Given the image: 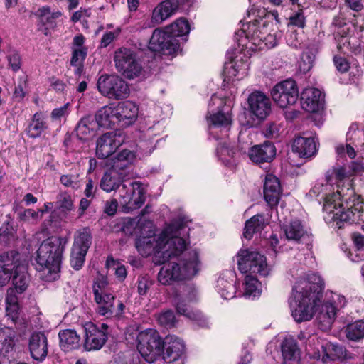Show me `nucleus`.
Masks as SVG:
<instances>
[{
	"label": "nucleus",
	"mask_w": 364,
	"mask_h": 364,
	"mask_svg": "<svg viewBox=\"0 0 364 364\" xmlns=\"http://www.w3.org/2000/svg\"><path fill=\"white\" fill-rule=\"evenodd\" d=\"M324 289L323 279L312 274L307 278H300L292 288L290 306L291 315L296 322L310 321L318 311L316 321L323 331L331 328L337 312L346 304V298L334 292H327L321 305Z\"/></svg>",
	"instance_id": "obj_1"
},
{
	"label": "nucleus",
	"mask_w": 364,
	"mask_h": 364,
	"mask_svg": "<svg viewBox=\"0 0 364 364\" xmlns=\"http://www.w3.org/2000/svg\"><path fill=\"white\" fill-rule=\"evenodd\" d=\"M141 235L136 239L135 247L139 253L146 257L154 255V262L166 263L172 257L180 255L186 247V240L178 236H170L168 230L172 226L160 234H156L153 222H141Z\"/></svg>",
	"instance_id": "obj_2"
},
{
	"label": "nucleus",
	"mask_w": 364,
	"mask_h": 364,
	"mask_svg": "<svg viewBox=\"0 0 364 364\" xmlns=\"http://www.w3.org/2000/svg\"><path fill=\"white\" fill-rule=\"evenodd\" d=\"M68 242L67 237H50L41 244L37 251V269L47 272L50 279H55L60 272L63 253Z\"/></svg>",
	"instance_id": "obj_3"
},
{
	"label": "nucleus",
	"mask_w": 364,
	"mask_h": 364,
	"mask_svg": "<svg viewBox=\"0 0 364 364\" xmlns=\"http://www.w3.org/2000/svg\"><path fill=\"white\" fill-rule=\"evenodd\" d=\"M178 262L170 261L161 268L158 274L159 282L170 284L172 282L191 279L200 270V262L196 250L184 254Z\"/></svg>",
	"instance_id": "obj_4"
},
{
	"label": "nucleus",
	"mask_w": 364,
	"mask_h": 364,
	"mask_svg": "<svg viewBox=\"0 0 364 364\" xmlns=\"http://www.w3.org/2000/svg\"><path fill=\"white\" fill-rule=\"evenodd\" d=\"M227 100L213 95L208 105L207 117L209 132L216 139L228 135L232 124L231 107L226 105Z\"/></svg>",
	"instance_id": "obj_5"
},
{
	"label": "nucleus",
	"mask_w": 364,
	"mask_h": 364,
	"mask_svg": "<svg viewBox=\"0 0 364 364\" xmlns=\"http://www.w3.org/2000/svg\"><path fill=\"white\" fill-rule=\"evenodd\" d=\"M92 291L98 314L106 318L119 317L122 315L124 309V304L118 300L117 305H114L115 296L102 277H99L94 280Z\"/></svg>",
	"instance_id": "obj_6"
},
{
	"label": "nucleus",
	"mask_w": 364,
	"mask_h": 364,
	"mask_svg": "<svg viewBox=\"0 0 364 364\" xmlns=\"http://www.w3.org/2000/svg\"><path fill=\"white\" fill-rule=\"evenodd\" d=\"M259 24L257 19L243 24L242 28L235 33V38L239 46L249 49L261 50L263 49V44L271 48L277 45L276 39L272 35H268L263 40Z\"/></svg>",
	"instance_id": "obj_7"
},
{
	"label": "nucleus",
	"mask_w": 364,
	"mask_h": 364,
	"mask_svg": "<svg viewBox=\"0 0 364 364\" xmlns=\"http://www.w3.org/2000/svg\"><path fill=\"white\" fill-rule=\"evenodd\" d=\"M114 62L117 71L129 80L139 77L143 71L136 52L130 48L117 49L114 53Z\"/></svg>",
	"instance_id": "obj_8"
},
{
	"label": "nucleus",
	"mask_w": 364,
	"mask_h": 364,
	"mask_svg": "<svg viewBox=\"0 0 364 364\" xmlns=\"http://www.w3.org/2000/svg\"><path fill=\"white\" fill-rule=\"evenodd\" d=\"M340 185H337L338 189L333 192L332 195L326 196L323 203V210L328 214H332V218L339 223L354 222L355 215L359 213L358 208L350 207L345 209L341 203V194L343 189L339 190Z\"/></svg>",
	"instance_id": "obj_9"
},
{
	"label": "nucleus",
	"mask_w": 364,
	"mask_h": 364,
	"mask_svg": "<svg viewBox=\"0 0 364 364\" xmlns=\"http://www.w3.org/2000/svg\"><path fill=\"white\" fill-rule=\"evenodd\" d=\"M137 341L138 351L148 363H153L161 355L164 341L157 331L149 329L140 332Z\"/></svg>",
	"instance_id": "obj_10"
},
{
	"label": "nucleus",
	"mask_w": 364,
	"mask_h": 364,
	"mask_svg": "<svg viewBox=\"0 0 364 364\" xmlns=\"http://www.w3.org/2000/svg\"><path fill=\"white\" fill-rule=\"evenodd\" d=\"M238 269L242 273L257 274L267 277L270 271L264 255L257 251L240 250L237 255Z\"/></svg>",
	"instance_id": "obj_11"
},
{
	"label": "nucleus",
	"mask_w": 364,
	"mask_h": 364,
	"mask_svg": "<svg viewBox=\"0 0 364 364\" xmlns=\"http://www.w3.org/2000/svg\"><path fill=\"white\" fill-rule=\"evenodd\" d=\"M99 92L104 96L114 100L127 98L129 95L128 84L117 75H102L97 83Z\"/></svg>",
	"instance_id": "obj_12"
},
{
	"label": "nucleus",
	"mask_w": 364,
	"mask_h": 364,
	"mask_svg": "<svg viewBox=\"0 0 364 364\" xmlns=\"http://www.w3.org/2000/svg\"><path fill=\"white\" fill-rule=\"evenodd\" d=\"M127 178L119 191L121 203L129 209L139 208L146 200V190L144 184L139 181H130Z\"/></svg>",
	"instance_id": "obj_13"
},
{
	"label": "nucleus",
	"mask_w": 364,
	"mask_h": 364,
	"mask_svg": "<svg viewBox=\"0 0 364 364\" xmlns=\"http://www.w3.org/2000/svg\"><path fill=\"white\" fill-rule=\"evenodd\" d=\"M273 100L282 108L294 105L299 98L296 83L291 79L277 83L272 90Z\"/></svg>",
	"instance_id": "obj_14"
},
{
	"label": "nucleus",
	"mask_w": 364,
	"mask_h": 364,
	"mask_svg": "<svg viewBox=\"0 0 364 364\" xmlns=\"http://www.w3.org/2000/svg\"><path fill=\"white\" fill-rule=\"evenodd\" d=\"M149 48L154 52L173 54L180 48L178 41L164 30L156 28L154 31L149 43Z\"/></svg>",
	"instance_id": "obj_15"
},
{
	"label": "nucleus",
	"mask_w": 364,
	"mask_h": 364,
	"mask_svg": "<svg viewBox=\"0 0 364 364\" xmlns=\"http://www.w3.org/2000/svg\"><path fill=\"white\" fill-rule=\"evenodd\" d=\"M108 326L103 323L101 328H99L92 323H87L85 325V348L87 350H100L107 340L106 332Z\"/></svg>",
	"instance_id": "obj_16"
},
{
	"label": "nucleus",
	"mask_w": 364,
	"mask_h": 364,
	"mask_svg": "<svg viewBox=\"0 0 364 364\" xmlns=\"http://www.w3.org/2000/svg\"><path fill=\"white\" fill-rule=\"evenodd\" d=\"M124 141L120 134L109 132L102 134L97 141L96 155L99 159L110 156Z\"/></svg>",
	"instance_id": "obj_17"
},
{
	"label": "nucleus",
	"mask_w": 364,
	"mask_h": 364,
	"mask_svg": "<svg viewBox=\"0 0 364 364\" xmlns=\"http://www.w3.org/2000/svg\"><path fill=\"white\" fill-rule=\"evenodd\" d=\"M248 109L259 120H264L271 112V102L264 93L253 92L248 97Z\"/></svg>",
	"instance_id": "obj_18"
},
{
	"label": "nucleus",
	"mask_w": 364,
	"mask_h": 364,
	"mask_svg": "<svg viewBox=\"0 0 364 364\" xmlns=\"http://www.w3.org/2000/svg\"><path fill=\"white\" fill-rule=\"evenodd\" d=\"M247 150H249L248 155L250 160L258 164L272 161L276 155L275 146L269 141H265L262 145L255 146L252 148L249 147V144H247L245 147H240V151L242 154L246 153Z\"/></svg>",
	"instance_id": "obj_19"
},
{
	"label": "nucleus",
	"mask_w": 364,
	"mask_h": 364,
	"mask_svg": "<svg viewBox=\"0 0 364 364\" xmlns=\"http://www.w3.org/2000/svg\"><path fill=\"white\" fill-rule=\"evenodd\" d=\"M179 6L178 0H164L153 10L151 20L144 23V28L154 27L171 16Z\"/></svg>",
	"instance_id": "obj_20"
},
{
	"label": "nucleus",
	"mask_w": 364,
	"mask_h": 364,
	"mask_svg": "<svg viewBox=\"0 0 364 364\" xmlns=\"http://www.w3.org/2000/svg\"><path fill=\"white\" fill-rule=\"evenodd\" d=\"M134 159L135 155L132 151L124 149L111 159L109 168L119 173L122 177L132 178L133 177L132 164Z\"/></svg>",
	"instance_id": "obj_21"
},
{
	"label": "nucleus",
	"mask_w": 364,
	"mask_h": 364,
	"mask_svg": "<svg viewBox=\"0 0 364 364\" xmlns=\"http://www.w3.org/2000/svg\"><path fill=\"white\" fill-rule=\"evenodd\" d=\"M19 257L20 253L15 250L0 255V286H4L10 281Z\"/></svg>",
	"instance_id": "obj_22"
},
{
	"label": "nucleus",
	"mask_w": 364,
	"mask_h": 364,
	"mask_svg": "<svg viewBox=\"0 0 364 364\" xmlns=\"http://www.w3.org/2000/svg\"><path fill=\"white\" fill-rule=\"evenodd\" d=\"M301 102L306 112H316L323 107L324 95L318 89L308 87L301 92Z\"/></svg>",
	"instance_id": "obj_23"
},
{
	"label": "nucleus",
	"mask_w": 364,
	"mask_h": 364,
	"mask_svg": "<svg viewBox=\"0 0 364 364\" xmlns=\"http://www.w3.org/2000/svg\"><path fill=\"white\" fill-rule=\"evenodd\" d=\"M163 359L171 363L178 360L184 353L185 345L183 341L176 336H166L164 343Z\"/></svg>",
	"instance_id": "obj_24"
},
{
	"label": "nucleus",
	"mask_w": 364,
	"mask_h": 364,
	"mask_svg": "<svg viewBox=\"0 0 364 364\" xmlns=\"http://www.w3.org/2000/svg\"><path fill=\"white\" fill-rule=\"evenodd\" d=\"M31 356L36 360L43 361L48 355V339L41 332L33 333L28 341Z\"/></svg>",
	"instance_id": "obj_25"
},
{
	"label": "nucleus",
	"mask_w": 364,
	"mask_h": 364,
	"mask_svg": "<svg viewBox=\"0 0 364 364\" xmlns=\"http://www.w3.org/2000/svg\"><path fill=\"white\" fill-rule=\"evenodd\" d=\"M284 235L287 240L302 242L307 240L310 234L301 220L295 219L282 227Z\"/></svg>",
	"instance_id": "obj_26"
},
{
	"label": "nucleus",
	"mask_w": 364,
	"mask_h": 364,
	"mask_svg": "<svg viewBox=\"0 0 364 364\" xmlns=\"http://www.w3.org/2000/svg\"><path fill=\"white\" fill-rule=\"evenodd\" d=\"M282 193L280 182L275 176L267 174L263 186L264 198L271 207L278 204Z\"/></svg>",
	"instance_id": "obj_27"
},
{
	"label": "nucleus",
	"mask_w": 364,
	"mask_h": 364,
	"mask_svg": "<svg viewBox=\"0 0 364 364\" xmlns=\"http://www.w3.org/2000/svg\"><path fill=\"white\" fill-rule=\"evenodd\" d=\"M116 120L123 122L125 125L134 123L138 116L139 109L131 101L119 102L114 106Z\"/></svg>",
	"instance_id": "obj_28"
},
{
	"label": "nucleus",
	"mask_w": 364,
	"mask_h": 364,
	"mask_svg": "<svg viewBox=\"0 0 364 364\" xmlns=\"http://www.w3.org/2000/svg\"><path fill=\"white\" fill-rule=\"evenodd\" d=\"M18 341L17 333L11 328H0V354L4 357L12 356Z\"/></svg>",
	"instance_id": "obj_29"
},
{
	"label": "nucleus",
	"mask_w": 364,
	"mask_h": 364,
	"mask_svg": "<svg viewBox=\"0 0 364 364\" xmlns=\"http://www.w3.org/2000/svg\"><path fill=\"white\" fill-rule=\"evenodd\" d=\"M293 152L297 153L301 158L309 159L314 156L317 148L314 138L297 136L292 144Z\"/></svg>",
	"instance_id": "obj_30"
},
{
	"label": "nucleus",
	"mask_w": 364,
	"mask_h": 364,
	"mask_svg": "<svg viewBox=\"0 0 364 364\" xmlns=\"http://www.w3.org/2000/svg\"><path fill=\"white\" fill-rule=\"evenodd\" d=\"M12 281L17 292H23L28 284L29 277L27 273V267L21 260V257L18 258V263L13 272Z\"/></svg>",
	"instance_id": "obj_31"
},
{
	"label": "nucleus",
	"mask_w": 364,
	"mask_h": 364,
	"mask_svg": "<svg viewBox=\"0 0 364 364\" xmlns=\"http://www.w3.org/2000/svg\"><path fill=\"white\" fill-rule=\"evenodd\" d=\"M174 304L178 314L183 315L191 320L198 321L199 325L203 327L206 326V321L203 319L202 314L198 311L190 309L183 298L176 296L174 298Z\"/></svg>",
	"instance_id": "obj_32"
},
{
	"label": "nucleus",
	"mask_w": 364,
	"mask_h": 364,
	"mask_svg": "<svg viewBox=\"0 0 364 364\" xmlns=\"http://www.w3.org/2000/svg\"><path fill=\"white\" fill-rule=\"evenodd\" d=\"M126 179V177H122L119 173L109 168L103 175L100 186L102 190L109 193L119 188Z\"/></svg>",
	"instance_id": "obj_33"
},
{
	"label": "nucleus",
	"mask_w": 364,
	"mask_h": 364,
	"mask_svg": "<svg viewBox=\"0 0 364 364\" xmlns=\"http://www.w3.org/2000/svg\"><path fill=\"white\" fill-rule=\"evenodd\" d=\"M60 346L64 351H70L78 348L80 346V336L75 330L65 329L58 333Z\"/></svg>",
	"instance_id": "obj_34"
},
{
	"label": "nucleus",
	"mask_w": 364,
	"mask_h": 364,
	"mask_svg": "<svg viewBox=\"0 0 364 364\" xmlns=\"http://www.w3.org/2000/svg\"><path fill=\"white\" fill-rule=\"evenodd\" d=\"M97 124L92 116H86L82 118L77 123L75 132L80 140H87L95 134Z\"/></svg>",
	"instance_id": "obj_35"
},
{
	"label": "nucleus",
	"mask_w": 364,
	"mask_h": 364,
	"mask_svg": "<svg viewBox=\"0 0 364 364\" xmlns=\"http://www.w3.org/2000/svg\"><path fill=\"white\" fill-rule=\"evenodd\" d=\"M95 121L100 127L110 128L116 122L114 107L105 106L99 109L95 115Z\"/></svg>",
	"instance_id": "obj_36"
},
{
	"label": "nucleus",
	"mask_w": 364,
	"mask_h": 364,
	"mask_svg": "<svg viewBox=\"0 0 364 364\" xmlns=\"http://www.w3.org/2000/svg\"><path fill=\"white\" fill-rule=\"evenodd\" d=\"M265 226L264 218L262 214L252 216L245 223L243 235L246 239H251L256 232L262 231Z\"/></svg>",
	"instance_id": "obj_37"
},
{
	"label": "nucleus",
	"mask_w": 364,
	"mask_h": 364,
	"mask_svg": "<svg viewBox=\"0 0 364 364\" xmlns=\"http://www.w3.org/2000/svg\"><path fill=\"white\" fill-rule=\"evenodd\" d=\"M46 210L25 209L18 213V218L20 221L28 223H36L42 218L43 213L48 212L53 208V203H45Z\"/></svg>",
	"instance_id": "obj_38"
},
{
	"label": "nucleus",
	"mask_w": 364,
	"mask_h": 364,
	"mask_svg": "<svg viewBox=\"0 0 364 364\" xmlns=\"http://www.w3.org/2000/svg\"><path fill=\"white\" fill-rule=\"evenodd\" d=\"M92 243V236L88 228L77 230L74 236L73 248L87 252Z\"/></svg>",
	"instance_id": "obj_39"
},
{
	"label": "nucleus",
	"mask_w": 364,
	"mask_h": 364,
	"mask_svg": "<svg viewBox=\"0 0 364 364\" xmlns=\"http://www.w3.org/2000/svg\"><path fill=\"white\" fill-rule=\"evenodd\" d=\"M324 355L322 360L326 362L327 360H335L344 358L346 355V349L341 345L327 343L322 346Z\"/></svg>",
	"instance_id": "obj_40"
},
{
	"label": "nucleus",
	"mask_w": 364,
	"mask_h": 364,
	"mask_svg": "<svg viewBox=\"0 0 364 364\" xmlns=\"http://www.w3.org/2000/svg\"><path fill=\"white\" fill-rule=\"evenodd\" d=\"M46 129L45 117L41 113H36L28 126V134L31 138L35 139L40 136Z\"/></svg>",
	"instance_id": "obj_41"
},
{
	"label": "nucleus",
	"mask_w": 364,
	"mask_h": 364,
	"mask_svg": "<svg viewBox=\"0 0 364 364\" xmlns=\"http://www.w3.org/2000/svg\"><path fill=\"white\" fill-rule=\"evenodd\" d=\"M217 154L225 166L232 167L235 165L237 154L232 147L221 144L217 147Z\"/></svg>",
	"instance_id": "obj_42"
},
{
	"label": "nucleus",
	"mask_w": 364,
	"mask_h": 364,
	"mask_svg": "<svg viewBox=\"0 0 364 364\" xmlns=\"http://www.w3.org/2000/svg\"><path fill=\"white\" fill-rule=\"evenodd\" d=\"M166 32L175 38L186 36L190 32V25L186 19L179 18L166 26Z\"/></svg>",
	"instance_id": "obj_43"
},
{
	"label": "nucleus",
	"mask_w": 364,
	"mask_h": 364,
	"mask_svg": "<svg viewBox=\"0 0 364 364\" xmlns=\"http://www.w3.org/2000/svg\"><path fill=\"white\" fill-rule=\"evenodd\" d=\"M282 353L285 360H296L299 355L296 341L292 338H286L282 344Z\"/></svg>",
	"instance_id": "obj_44"
},
{
	"label": "nucleus",
	"mask_w": 364,
	"mask_h": 364,
	"mask_svg": "<svg viewBox=\"0 0 364 364\" xmlns=\"http://www.w3.org/2000/svg\"><path fill=\"white\" fill-rule=\"evenodd\" d=\"M260 283L255 277L247 275L245 280L244 295L249 298H255L259 296L261 293Z\"/></svg>",
	"instance_id": "obj_45"
},
{
	"label": "nucleus",
	"mask_w": 364,
	"mask_h": 364,
	"mask_svg": "<svg viewBox=\"0 0 364 364\" xmlns=\"http://www.w3.org/2000/svg\"><path fill=\"white\" fill-rule=\"evenodd\" d=\"M141 222H151V220L143 219L141 217L138 221L131 218H126L123 220L121 230L126 235H132L136 233V235H141V228H139Z\"/></svg>",
	"instance_id": "obj_46"
},
{
	"label": "nucleus",
	"mask_w": 364,
	"mask_h": 364,
	"mask_svg": "<svg viewBox=\"0 0 364 364\" xmlns=\"http://www.w3.org/2000/svg\"><path fill=\"white\" fill-rule=\"evenodd\" d=\"M346 141L355 147L363 146L364 129H360L355 125H351L346 134Z\"/></svg>",
	"instance_id": "obj_47"
},
{
	"label": "nucleus",
	"mask_w": 364,
	"mask_h": 364,
	"mask_svg": "<svg viewBox=\"0 0 364 364\" xmlns=\"http://www.w3.org/2000/svg\"><path fill=\"white\" fill-rule=\"evenodd\" d=\"M216 288L221 297L224 299H230L235 295V288L232 282L223 277L217 280Z\"/></svg>",
	"instance_id": "obj_48"
},
{
	"label": "nucleus",
	"mask_w": 364,
	"mask_h": 364,
	"mask_svg": "<svg viewBox=\"0 0 364 364\" xmlns=\"http://www.w3.org/2000/svg\"><path fill=\"white\" fill-rule=\"evenodd\" d=\"M109 364H141L137 353H120L116 355Z\"/></svg>",
	"instance_id": "obj_49"
},
{
	"label": "nucleus",
	"mask_w": 364,
	"mask_h": 364,
	"mask_svg": "<svg viewBox=\"0 0 364 364\" xmlns=\"http://www.w3.org/2000/svg\"><path fill=\"white\" fill-rule=\"evenodd\" d=\"M346 336L352 341H357L364 337V321H357L348 325Z\"/></svg>",
	"instance_id": "obj_50"
},
{
	"label": "nucleus",
	"mask_w": 364,
	"mask_h": 364,
	"mask_svg": "<svg viewBox=\"0 0 364 364\" xmlns=\"http://www.w3.org/2000/svg\"><path fill=\"white\" fill-rule=\"evenodd\" d=\"M330 177L331 176L328 174L326 175L327 183L326 184H324L323 182H316L314 187L309 192V196L311 197H318L320 195H322V198H323L324 203L326 196L333 194V193H327V191L330 190L331 188V185L329 184V182H331Z\"/></svg>",
	"instance_id": "obj_51"
},
{
	"label": "nucleus",
	"mask_w": 364,
	"mask_h": 364,
	"mask_svg": "<svg viewBox=\"0 0 364 364\" xmlns=\"http://www.w3.org/2000/svg\"><path fill=\"white\" fill-rule=\"evenodd\" d=\"M60 183L65 187L77 189L80 187V174L77 173H68L60 178Z\"/></svg>",
	"instance_id": "obj_52"
},
{
	"label": "nucleus",
	"mask_w": 364,
	"mask_h": 364,
	"mask_svg": "<svg viewBox=\"0 0 364 364\" xmlns=\"http://www.w3.org/2000/svg\"><path fill=\"white\" fill-rule=\"evenodd\" d=\"M315 56L309 50L304 51L301 57V60L299 62V70L303 73H306L309 71L313 67Z\"/></svg>",
	"instance_id": "obj_53"
},
{
	"label": "nucleus",
	"mask_w": 364,
	"mask_h": 364,
	"mask_svg": "<svg viewBox=\"0 0 364 364\" xmlns=\"http://www.w3.org/2000/svg\"><path fill=\"white\" fill-rule=\"evenodd\" d=\"M87 252L78 250L76 248H73L72 247L71 254H70V264L71 266L78 270L80 269L85 262V258Z\"/></svg>",
	"instance_id": "obj_54"
},
{
	"label": "nucleus",
	"mask_w": 364,
	"mask_h": 364,
	"mask_svg": "<svg viewBox=\"0 0 364 364\" xmlns=\"http://www.w3.org/2000/svg\"><path fill=\"white\" fill-rule=\"evenodd\" d=\"M57 203L62 211H69L73 208V201L71 196L66 192L60 193L58 196Z\"/></svg>",
	"instance_id": "obj_55"
},
{
	"label": "nucleus",
	"mask_w": 364,
	"mask_h": 364,
	"mask_svg": "<svg viewBox=\"0 0 364 364\" xmlns=\"http://www.w3.org/2000/svg\"><path fill=\"white\" fill-rule=\"evenodd\" d=\"M137 292L141 296H145L151 285L152 281L147 275H140L137 279Z\"/></svg>",
	"instance_id": "obj_56"
},
{
	"label": "nucleus",
	"mask_w": 364,
	"mask_h": 364,
	"mask_svg": "<svg viewBox=\"0 0 364 364\" xmlns=\"http://www.w3.org/2000/svg\"><path fill=\"white\" fill-rule=\"evenodd\" d=\"M158 321L161 325L170 328L174 326L176 318L172 311H166L159 315Z\"/></svg>",
	"instance_id": "obj_57"
},
{
	"label": "nucleus",
	"mask_w": 364,
	"mask_h": 364,
	"mask_svg": "<svg viewBox=\"0 0 364 364\" xmlns=\"http://www.w3.org/2000/svg\"><path fill=\"white\" fill-rule=\"evenodd\" d=\"M87 56V50L85 48L75 49L73 50L72 58L70 60L71 65H79L83 64Z\"/></svg>",
	"instance_id": "obj_58"
},
{
	"label": "nucleus",
	"mask_w": 364,
	"mask_h": 364,
	"mask_svg": "<svg viewBox=\"0 0 364 364\" xmlns=\"http://www.w3.org/2000/svg\"><path fill=\"white\" fill-rule=\"evenodd\" d=\"M27 87V80L24 77H20L18 85L15 87L14 97L20 101L25 97V89Z\"/></svg>",
	"instance_id": "obj_59"
},
{
	"label": "nucleus",
	"mask_w": 364,
	"mask_h": 364,
	"mask_svg": "<svg viewBox=\"0 0 364 364\" xmlns=\"http://www.w3.org/2000/svg\"><path fill=\"white\" fill-rule=\"evenodd\" d=\"M7 59L10 67L14 72L20 70L21 67V58L18 53L11 51L7 55Z\"/></svg>",
	"instance_id": "obj_60"
},
{
	"label": "nucleus",
	"mask_w": 364,
	"mask_h": 364,
	"mask_svg": "<svg viewBox=\"0 0 364 364\" xmlns=\"http://www.w3.org/2000/svg\"><path fill=\"white\" fill-rule=\"evenodd\" d=\"M329 175L332 178V175H334L335 180L337 183L341 182L343 179L346 178L350 176V173L346 171V168L343 166H338L336 167H334L332 169L331 174H330V171L327 173V175ZM332 179H331V181Z\"/></svg>",
	"instance_id": "obj_61"
},
{
	"label": "nucleus",
	"mask_w": 364,
	"mask_h": 364,
	"mask_svg": "<svg viewBox=\"0 0 364 364\" xmlns=\"http://www.w3.org/2000/svg\"><path fill=\"white\" fill-rule=\"evenodd\" d=\"M289 24L298 28H304L306 25V18L301 9L289 17Z\"/></svg>",
	"instance_id": "obj_62"
},
{
	"label": "nucleus",
	"mask_w": 364,
	"mask_h": 364,
	"mask_svg": "<svg viewBox=\"0 0 364 364\" xmlns=\"http://www.w3.org/2000/svg\"><path fill=\"white\" fill-rule=\"evenodd\" d=\"M69 103L65 104L63 106L54 109L51 112V118L53 120H60L62 118L66 117L70 112Z\"/></svg>",
	"instance_id": "obj_63"
},
{
	"label": "nucleus",
	"mask_w": 364,
	"mask_h": 364,
	"mask_svg": "<svg viewBox=\"0 0 364 364\" xmlns=\"http://www.w3.org/2000/svg\"><path fill=\"white\" fill-rule=\"evenodd\" d=\"M237 61L226 63L224 67V75L228 80L239 75V70H235Z\"/></svg>",
	"instance_id": "obj_64"
}]
</instances>
